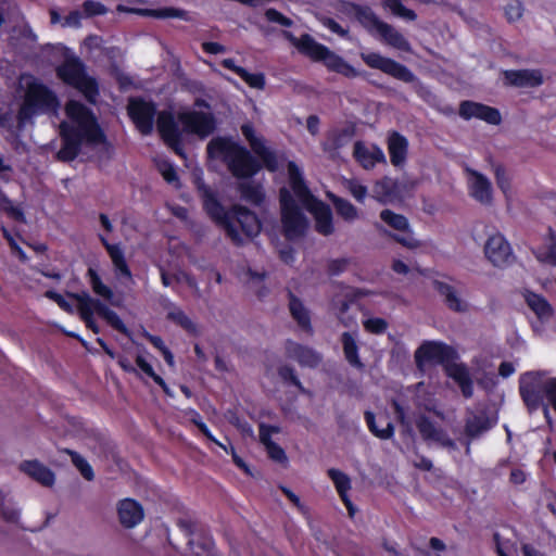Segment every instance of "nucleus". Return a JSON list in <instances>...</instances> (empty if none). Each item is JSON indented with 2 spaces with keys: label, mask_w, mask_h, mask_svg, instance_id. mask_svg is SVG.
<instances>
[{
  "label": "nucleus",
  "mask_w": 556,
  "mask_h": 556,
  "mask_svg": "<svg viewBox=\"0 0 556 556\" xmlns=\"http://www.w3.org/2000/svg\"><path fill=\"white\" fill-rule=\"evenodd\" d=\"M545 383L540 372H527L520 377L519 390L522 400L531 409L539 407L542 401V391L545 392Z\"/></svg>",
  "instance_id": "obj_13"
},
{
  "label": "nucleus",
  "mask_w": 556,
  "mask_h": 556,
  "mask_svg": "<svg viewBox=\"0 0 556 556\" xmlns=\"http://www.w3.org/2000/svg\"><path fill=\"white\" fill-rule=\"evenodd\" d=\"M178 121L187 132L194 134L201 138L211 135L215 128V122L210 112H184L178 115Z\"/></svg>",
  "instance_id": "obj_12"
},
{
  "label": "nucleus",
  "mask_w": 556,
  "mask_h": 556,
  "mask_svg": "<svg viewBox=\"0 0 556 556\" xmlns=\"http://www.w3.org/2000/svg\"><path fill=\"white\" fill-rule=\"evenodd\" d=\"M433 286L450 309L458 313L468 311V303L462 298L455 287L443 281H434Z\"/></svg>",
  "instance_id": "obj_25"
},
{
  "label": "nucleus",
  "mask_w": 556,
  "mask_h": 556,
  "mask_svg": "<svg viewBox=\"0 0 556 556\" xmlns=\"http://www.w3.org/2000/svg\"><path fill=\"white\" fill-rule=\"evenodd\" d=\"M238 75L251 87L263 89L265 86V77L261 73L251 74L247 70H238Z\"/></svg>",
  "instance_id": "obj_53"
},
{
  "label": "nucleus",
  "mask_w": 556,
  "mask_h": 556,
  "mask_svg": "<svg viewBox=\"0 0 556 556\" xmlns=\"http://www.w3.org/2000/svg\"><path fill=\"white\" fill-rule=\"evenodd\" d=\"M364 329L372 334H381L388 329V323L380 317H370L363 321Z\"/></svg>",
  "instance_id": "obj_52"
},
{
  "label": "nucleus",
  "mask_w": 556,
  "mask_h": 556,
  "mask_svg": "<svg viewBox=\"0 0 556 556\" xmlns=\"http://www.w3.org/2000/svg\"><path fill=\"white\" fill-rule=\"evenodd\" d=\"M156 126L163 139L172 146L178 154H181L180 149L178 148L179 132L173 115L166 111L160 112L157 115Z\"/></svg>",
  "instance_id": "obj_26"
},
{
  "label": "nucleus",
  "mask_w": 556,
  "mask_h": 556,
  "mask_svg": "<svg viewBox=\"0 0 556 556\" xmlns=\"http://www.w3.org/2000/svg\"><path fill=\"white\" fill-rule=\"evenodd\" d=\"M66 121L60 125L63 146L58 152L60 161H73L83 142L99 144L103 142L102 134L96 117L88 108L78 101L71 100L65 106Z\"/></svg>",
  "instance_id": "obj_1"
},
{
  "label": "nucleus",
  "mask_w": 556,
  "mask_h": 556,
  "mask_svg": "<svg viewBox=\"0 0 556 556\" xmlns=\"http://www.w3.org/2000/svg\"><path fill=\"white\" fill-rule=\"evenodd\" d=\"M329 198L332 201L338 215L344 220L352 223L358 218V210L351 202L332 194L329 195Z\"/></svg>",
  "instance_id": "obj_39"
},
{
  "label": "nucleus",
  "mask_w": 556,
  "mask_h": 556,
  "mask_svg": "<svg viewBox=\"0 0 556 556\" xmlns=\"http://www.w3.org/2000/svg\"><path fill=\"white\" fill-rule=\"evenodd\" d=\"M65 452L71 456L73 465L79 470L81 476L88 481L93 480L94 473L90 464L74 451L65 450Z\"/></svg>",
  "instance_id": "obj_46"
},
{
  "label": "nucleus",
  "mask_w": 556,
  "mask_h": 556,
  "mask_svg": "<svg viewBox=\"0 0 556 556\" xmlns=\"http://www.w3.org/2000/svg\"><path fill=\"white\" fill-rule=\"evenodd\" d=\"M241 198L252 204H261L264 200V192L261 185L253 181H242L238 185Z\"/></svg>",
  "instance_id": "obj_38"
},
{
  "label": "nucleus",
  "mask_w": 556,
  "mask_h": 556,
  "mask_svg": "<svg viewBox=\"0 0 556 556\" xmlns=\"http://www.w3.org/2000/svg\"><path fill=\"white\" fill-rule=\"evenodd\" d=\"M484 254L496 267H505L514 260L509 242L500 232L489 236L484 244Z\"/></svg>",
  "instance_id": "obj_11"
},
{
  "label": "nucleus",
  "mask_w": 556,
  "mask_h": 556,
  "mask_svg": "<svg viewBox=\"0 0 556 556\" xmlns=\"http://www.w3.org/2000/svg\"><path fill=\"white\" fill-rule=\"evenodd\" d=\"M136 13L146 15V16H152L156 18H181L186 20L187 13L184 10L174 9V8H163V9H138L135 10Z\"/></svg>",
  "instance_id": "obj_41"
},
{
  "label": "nucleus",
  "mask_w": 556,
  "mask_h": 556,
  "mask_svg": "<svg viewBox=\"0 0 556 556\" xmlns=\"http://www.w3.org/2000/svg\"><path fill=\"white\" fill-rule=\"evenodd\" d=\"M353 155L365 169H371L377 163H386L383 151L377 146H366L362 141L354 144Z\"/></svg>",
  "instance_id": "obj_21"
},
{
  "label": "nucleus",
  "mask_w": 556,
  "mask_h": 556,
  "mask_svg": "<svg viewBox=\"0 0 556 556\" xmlns=\"http://www.w3.org/2000/svg\"><path fill=\"white\" fill-rule=\"evenodd\" d=\"M468 188L469 194L482 204H491L492 202V185L491 181L477 170H468Z\"/></svg>",
  "instance_id": "obj_20"
},
{
  "label": "nucleus",
  "mask_w": 556,
  "mask_h": 556,
  "mask_svg": "<svg viewBox=\"0 0 556 556\" xmlns=\"http://www.w3.org/2000/svg\"><path fill=\"white\" fill-rule=\"evenodd\" d=\"M287 352L291 358L299 362L302 366L315 367L321 361L319 353L311 348L303 346L294 342L288 343Z\"/></svg>",
  "instance_id": "obj_28"
},
{
  "label": "nucleus",
  "mask_w": 556,
  "mask_h": 556,
  "mask_svg": "<svg viewBox=\"0 0 556 556\" xmlns=\"http://www.w3.org/2000/svg\"><path fill=\"white\" fill-rule=\"evenodd\" d=\"M159 170L167 182L173 184L177 181L176 170L169 163H161L159 165Z\"/></svg>",
  "instance_id": "obj_60"
},
{
  "label": "nucleus",
  "mask_w": 556,
  "mask_h": 556,
  "mask_svg": "<svg viewBox=\"0 0 556 556\" xmlns=\"http://www.w3.org/2000/svg\"><path fill=\"white\" fill-rule=\"evenodd\" d=\"M289 311L293 319L303 330L311 331L309 313L303 303L293 295H290Z\"/></svg>",
  "instance_id": "obj_35"
},
{
  "label": "nucleus",
  "mask_w": 556,
  "mask_h": 556,
  "mask_svg": "<svg viewBox=\"0 0 556 556\" xmlns=\"http://www.w3.org/2000/svg\"><path fill=\"white\" fill-rule=\"evenodd\" d=\"M59 106L55 94L36 79L27 81L24 102L18 111L17 121L23 127L33 116L55 111Z\"/></svg>",
  "instance_id": "obj_7"
},
{
  "label": "nucleus",
  "mask_w": 556,
  "mask_h": 556,
  "mask_svg": "<svg viewBox=\"0 0 556 556\" xmlns=\"http://www.w3.org/2000/svg\"><path fill=\"white\" fill-rule=\"evenodd\" d=\"M403 232V235L394 236V240L408 249H417L420 247L419 241L414 238L409 229Z\"/></svg>",
  "instance_id": "obj_57"
},
{
  "label": "nucleus",
  "mask_w": 556,
  "mask_h": 556,
  "mask_svg": "<svg viewBox=\"0 0 556 556\" xmlns=\"http://www.w3.org/2000/svg\"><path fill=\"white\" fill-rule=\"evenodd\" d=\"M285 37L299 49L300 52L315 61H323L325 65L337 73L346 77H355L357 72L341 56L333 53L326 46L315 41L309 35H303L296 38L291 33L286 31Z\"/></svg>",
  "instance_id": "obj_6"
},
{
  "label": "nucleus",
  "mask_w": 556,
  "mask_h": 556,
  "mask_svg": "<svg viewBox=\"0 0 556 556\" xmlns=\"http://www.w3.org/2000/svg\"><path fill=\"white\" fill-rule=\"evenodd\" d=\"M203 204L207 214L236 244H242L261 231V223L257 216L244 206L233 205L226 211L208 190H204Z\"/></svg>",
  "instance_id": "obj_2"
},
{
  "label": "nucleus",
  "mask_w": 556,
  "mask_h": 556,
  "mask_svg": "<svg viewBox=\"0 0 556 556\" xmlns=\"http://www.w3.org/2000/svg\"><path fill=\"white\" fill-rule=\"evenodd\" d=\"M408 142L399 132H392L388 138V150L392 165L402 166L406 161Z\"/></svg>",
  "instance_id": "obj_29"
},
{
  "label": "nucleus",
  "mask_w": 556,
  "mask_h": 556,
  "mask_svg": "<svg viewBox=\"0 0 556 556\" xmlns=\"http://www.w3.org/2000/svg\"><path fill=\"white\" fill-rule=\"evenodd\" d=\"M361 58L369 67L379 70L396 79L405 83H410L415 79L414 74L406 66L378 52H363Z\"/></svg>",
  "instance_id": "obj_10"
},
{
  "label": "nucleus",
  "mask_w": 556,
  "mask_h": 556,
  "mask_svg": "<svg viewBox=\"0 0 556 556\" xmlns=\"http://www.w3.org/2000/svg\"><path fill=\"white\" fill-rule=\"evenodd\" d=\"M416 427L427 442H433L450 451L457 450L456 443L447 435L446 431L437 427L427 416L419 415L416 419Z\"/></svg>",
  "instance_id": "obj_14"
},
{
  "label": "nucleus",
  "mask_w": 556,
  "mask_h": 556,
  "mask_svg": "<svg viewBox=\"0 0 556 556\" xmlns=\"http://www.w3.org/2000/svg\"><path fill=\"white\" fill-rule=\"evenodd\" d=\"M378 35L386 45L405 52L410 51V43L408 40L392 25L388 23L382 25V28Z\"/></svg>",
  "instance_id": "obj_31"
},
{
  "label": "nucleus",
  "mask_w": 556,
  "mask_h": 556,
  "mask_svg": "<svg viewBox=\"0 0 556 556\" xmlns=\"http://www.w3.org/2000/svg\"><path fill=\"white\" fill-rule=\"evenodd\" d=\"M545 394L547 401L556 412V378L549 379L545 383Z\"/></svg>",
  "instance_id": "obj_63"
},
{
  "label": "nucleus",
  "mask_w": 556,
  "mask_h": 556,
  "mask_svg": "<svg viewBox=\"0 0 556 556\" xmlns=\"http://www.w3.org/2000/svg\"><path fill=\"white\" fill-rule=\"evenodd\" d=\"M343 187L354 197L358 202H364L367 195V188L356 179H344Z\"/></svg>",
  "instance_id": "obj_50"
},
{
  "label": "nucleus",
  "mask_w": 556,
  "mask_h": 556,
  "mask_svg": "<svg viewBox=\"0 0 556 556\" xmlns=\"http://www.w3.org/2000/svg\"><path fill=\"white\" fill-rule=\"evenodd\" d=\"M242 134L249 141L253 152L262 160L264 166L275 172L278 168V160L274 151H271L266 144L263 138L258 137L253 127L250 124H244L241 127Z\"/></svg>",
  "instance_id": "obj_16"
},
{
  "label": "nucleus",
  "mask_w": 556,
  "mask_h": 556,
  "mask_svg": "<svg viewBox=\"0 0 556 556\" xmlns=\"http://www.w3.org/2000/svg\"><path fill=\"white\" fill-rule=\"evenodd\" d=\"M207 153L211 157L224 160L232 175L238 178L251 177L261 168L245 148L225 138L213 139L207 146Z\"/></svg>",
  "instance_id": "obj_3"
},
{
  "label": "nucleus",
  "mask_w": 556,
  "mask_h": 556,
  "mask_svg": "<svg viewBox=\"0 0 556 556\" xmlns=\"http://www.w3.org/2000/svg\"><path fill=\"white\" fill-rule=\"evenodd\" d=\"M213 543L210 539L194 538L188 540V553L190 556H211Z\"/></svg>",
  "instance_id": "obj_42"
},
{
  "label": "nucleus",
  "mask_w": 556,
  "mask_h": 556,
  "mask_svg": "<svg viewBox=\"0 0 556 556\" xmlns=\"http://www.w3.org/2000/svg\"><path fill=\"white\" fill-rule=\"evenodd\" d=\"M505 15L509 22H517L523 15V5L519 0H510L505 5Z\"/></svg>",
  "instance_id": "obj_54"
},
{
  "label": "nucleus",
  "mask_w": 556,
  "mask_h": 556,
  "mask_svg": "<svg viewBox=\"0 0 556 556\" xmlns=\"http://www.w3.org/2000/svg\"><path fill=\"white\" fill-rule=\"evenodd\" d=\"M18 468L43 486H52L55 482L54 472L38 460H24Z\"/></svg>",
  "instance_id": "obj_23"
},
{
  "label": "nucleus",
  "mask_w": 556,
  "mask_h": 556,
  "mask_svg": "<svg viewBox=\"0 0 556 556\" xmlns=\"http://www.w3.org/2000/svg\"><path fill=\"white\" fill-rule=\"evenodd\" d=\"M0 514L5 521L11 523H17L21 516L20 509L8 498L0 503Z\"/></svg>",
  "instance_id": "obj_49"
},
{
  "label": "nucleus",
  "mask_w": 556,
  "mask_h": 556,
  "mask_svg": "<svg viewBox=\"0 0 556 556\" xmlns=\"http://www.w3.org/2000/svg\"><path fill=\"white\" fill-rule=\"evenodd\" d=\"M365 419H366V422L370 429V431L378 438L380 439H390L393 433H394V428H393V425L390 422V421H387L386 422V426L383 428H379L377 426V422H376V419H375V416L372 413L370 412H366L365 413Z\"/></svg>",
  "instance_id": "obj_45"
},
{
  "label": "nucleus",
  "mask_w": 556,
  "mask_h": 556,
  "mask_svg": "<svg viewBox=\"0 0 556 556\" xmlns=\"http://www.w3.org/2000/svg\"><path fill=\"white\" fill-rule=\"evenodd\" d=\"M288 175L289 182L298 197L299 201L313 214L315 218V228L316 230L324 235L329 236L334 231L333 223H332V213L328 205L316 200L306 188L303 178L302 172L298 167V165L293 162H289L288 164Z\"/></svg>",
  "instance_id": "obj_4"
},
{
  "label": "nucleus",
  "mask_w": 556,
  "mask_h": 556,
  "mask_svg": "<svg viewBox=\"0 0 556 556\" xmlns=\"http://www.w3.org/2000/svg\"><path fill=\"white\" fill-rule=\"evenodd\" d=\"M136 364L143 374L152 378L167 394H170L165 381L154 371L151 364L142 355H137Z\"/></svg>",
  "instance_id": "obj_48"
},
{
  "label": "nucleus",
  "mask_w": 556,
  "mask_h": 556,
  "mask_svg": "<svg viewBox=\"0 0 556 556\" xmlns=\"http://www.w3.org/2000/svg\"><path fill=\"white\" fill-rule=\"evenodd\" d=\"M351 135L346 131L342 132V134H333L332 135V142L331 144L329 143H325L324 144V150L325 151H329L331 149H338L340 147H342L349 139H350Z\"/></svg>",
  "instance_id": "obj_59"
},
{
  "label": "nucleus",
  "mask_w": 556,
  "mask_h": 556,
  "mask_svg": "<svg viewBox=\"0 0 556 556\" xmlns=\"http://www.w3.org/2000/svg\"><path fill=\"white\" fill-rule=\"evenodd\" d=\"M167 309V318L184 328L189 332H195L197 326L186 315V313L174 303L168 302L166 305Z\"/></svg>",
  "instance_id": "obj_37"
},
{
  "label": "nucleus",
  "mask_w": 556,
  "mask_h": 556,
  "mask_svg": "<svg viewBox=\"0 0 556 556\" xmlns=\"http://www.w3.org/2000/svg\"><path fill=\"white\" fill-rule=\"evenodd\" d=\"M119 522L125 528H135L144 518V510L140 503L132 498H124L117 504Z\"/></svg>",
  "instance_id": "obj_19"
},
{
  "label": "nucleus",
  "mask_w": 556,
  "mask_h": 556,
  "mask_svg": "<svg viewBox=\"0 0 556 556\" xmlns=\"http://www.w3.org/2000/svg\"><path fill=\"white\" fill-rule=\"evenodd\" d=\"M128 112L137 128L143 135L152 131L156 113L155 105L152 102L134 99L129 102Z\"/></svg>",
  "instance_id": "obj_15"
},
{
  "label": "nucleus",
  "mask_w": 556,
  "mask_h": 556,
  "mask_svg": "<svg viewBox=\"0 0 556 556\" xmlns=\"http://www.w3.org/2000/svg\"><path fill=\"white\" fill-rule=\"evenodd\" d=\"M265 16L269 22L278 23L282 26L290 27L292 26V21L288 18L287 16L282 15L280 12H278L275 9H268L265 12Z\"/></svg>",
  "instance_id": "obj_58"
},
{
  "label": "nucleus",
  "mask_w": 556,
  "mask_h": 556,
  "mask_svg": "<svg viewBox=\"0 0 556 556\" xmlns=\"http://www.w3.org/2000/svg\"><path fill=\"white\" fill-rule=\"evenodd\" d=\"M397 195V182L389 177L377 181L372 188V197L379 202L393 201Z\"/></svg>",
  "instance_id": "obj_32"
},
{
  "label": "nucleus",
  "mask_w": 556,
  "mask_h": 556,
  "mask_svg": "<svg viewBox=\"0 0 556 556\" xmlns=\"http://www.w3.org/2000/svg\"><path fill=\"white\" fill-rule=\"evenodd\" d=\"M355 16L363 27L371 35L378 34L381 30L382 25L386 24V22L381 21L369 8L357 7L355 9Z\"/></svg>",
  "instance_id": "obj_33"
},
{
  "label": "nucleus",
  "mask_w": 556,
  "mask_h": 556,
  "mask_svg": "<svg viewBox=\"0 0 556 556\" xmlns=\"http://www.w3.org/2000/svg\"><path fill=\"white\" fill-rule=\"evenodd\" d=\"M495 179L498 188L505 195H508L510 191V179L506 174V170L502 166H496L494 169Z\"/></svg>",
  "instance_id": "obj_56"
},
{
  "label": "nucleus",
  "mask_w": 556,
  "mask_h": 556,
  "mask_svg": "<svg viewBox=\"0 0 556 556\" xmlns=\"http://www.w3.org/2000/svg\"><path fill=\"white\" fill-rule=\"evenodd\" d=\"M280 204L285 233L289 239L302 236L307 227L305 216L294 204L288 189L280 190Z\"/></svg>",
  "instance_id": "obj_9"
},
{
  "label": "nucleus",
  "mask_w": 556,
  "mask_h": 556,
  "mask_svg": "<svg viewBox=\"0 0 556 556\" xmlns=\"http://www.w3.org/2000/svg\"><path fill=\"white\" fill-rule=\"evenodd\" d=\"M349 304L343 302L339 312V319L344 327H354L356 326L355 316L348 315Z\"/></svg>",
  "instance_id": "obj_61"
},
{
  "label": "nucleus",
  "mask_w": 556,
  "mask_h": 556,
  "mask_svg": "<svg viewBox=\"0 0 556 556\" xmlns=\"http://www.w3.org/2000/svg\"><path fill=\"white\" fill-rule=\"evenodd\" d=\"M535 256L539 262L556 266V239H552L545 251H538Z\"/></svg>",
  "instance_id": "obj_55"
},
{
  "label": "nucleus",
  "mask_w": 556,
  "mask_h": 556,
  "mask_svg": "<svg viewBox=\"0 0 556 556\" xmlns=\"http://www.w3.org/2000/svg\"><path fill=\"white\" fill-rule=\"evenodd\" d=\"M279 432L280 428L277 426L261 424L258 437L261 443L265 446L268 456L279 464H285L288 460L285 451L270 439L271 434Z\"/></svg>",
  "instance_id": "obj_24"
},
{
  "label": "nucleus",
  "mask_w": 556,
  "mask_h": 556,
  "mask_svg": "<svg viewBox=\"0 0 556 556\" xmlns=\"http://www.w3.org/2000/svg\"><path fill=\"white\" fill-rule=\"evenodd\" d=\"M349 265L348 258H337L328 263V270L332 275H339L344 271Z\"/></svg>",
  "instance_id": "obj_62"
},
{
  "label": "nucleus",
  "mask_w": 556,
  "mask_h": 556,
  "mask_svg": "<svg viewBox=\"0 0 556 556\" xmlns=\"http://www.w3.org/2000/svg\"><path fill=\"white\" fill-rule=\"evenodd\" d=\"M383 7L389 9L395 16L406 21H415L417 18L416 13L404 7L399 0H384Z\"/></svg>",
  "instance_id": "obj_47"
},
{
  "label": "nucleus",
  "mask_w": 556,
  "mask_h": 556,
  "mask_svg": "<svg viewBox=\"0 0 556 556\" xmlns=\"http://www.w3.org/2000/svg\"><path fill=\"white\" fill-rule=\"evenodd\" d=\"M380 218L391 228L399 231H406L409 229V224L406 217L396 214L390 210H383L380 213Z\"/></svg>",
  "instance_id": "obj_43"
},
{
  "label": "nucleus",
  "mask_w": 556,
  "mask_h": 556,
  "mask_svg": "<svg viewBox=\"0 0 556 556\" xmlns=\"http://www.w3.org/2000/svg\"><path fill=\"white\" fill-rule=\"evenodd\" d=\"M454 350L450 346L438 342H426L415 353V358L418 366L424 363H448L454 357Z\"/></svg>",
  "instance_id": "obj_17"
},
{
  "label": "nucleus",
  "mask_w": 556,
  "mask_h": 556,
  "mask_svg": "<svg viewBox=\"0 0 556 556\" xmlns=\"http://www.w3.org/2000/svg\"><path fill=\"white\" fill-rule=\"evenodd\" d=\"M446 375L452 378L460 388L465 397L472 396L473 387L468 368L460 363H447L445 365Z\"/></svg>",
  "instance_id": "obj_27"
},
{
  "label": "nucleus",
  "mask_w": 556,
  "mask_h": 556,
  "mask_svg": "<svg viewBox=\"0 0 556 556\" xmlns=\"http://www.w3.org/2000/svg\"><path fill=\"white\" fill-rule=\"evenodd\" d=\"M3 208L14 219L20 222L25 220L22 210L20 207L14 206L9 200H5Z\"/></svg>",
  "instance_id": "obj_64"
},
{
  "label": "nucleus",
  "mask_w": 556,
  "mask_h": 556,
  "mask_svg": "<svg viewBox=\"0 0 556 556\" xmlns=\"http://www.w3.org/2000/svg\"><path fill=\"white\" fill-rule=\"evenodd\" d=\"M59 77L66 84L78 89L90 101L94 102L98 87L93 78L87 76L83 64L77 60H67L58 68Z\"/></svg>",
  "instance_id": "obj_8"
},
{
  "label": "nucleus",
  "mask_w": 556,
  "mask_h": 556,
  "mask_svg": "<svg viewBox=\"0 0 556 556\" xmlns=\"http://www.w3.org/2000/svg\"><path fill=\"white\" fill-rule=\"evenodd\" d=\"M459 115L464 119L479 118L491 125H498L502 122L497 109L473 101H464L459 105Z\"/></svg>",
  "instance_id": "obj_18"
},
{
  "label": "nucleus",
  "mask_w": 556,
  "mask_h": 556,
  "mask_svg": "<svg viewBox=\"0 0 556 556\" xmlns=\"http://www.w3.org/2000/svg\"><path fill=\"white\" fill-rule=\"evenodd\" d=\"M328 476L332 480L340 497L346 496L348 491L351 489L350 478L343 471L334 468L328 470Z\"/></svg>",
  "instance_id": "obj_44"
},
{
  "label": "nucleus",
  "mask_w": 556,
  "mask_h": 556,
  "mask_svg": "<svg viewBox=\"0 0 556 556\" xmlns=\"http://www.w3.org/2000/svg\"><path fill=\"white\" fill-rule=\"evenodd\" d=\"M88 274L90 277V285L92 291L97 295L101 296L103 300L108 301L110 304L118 305V302L115 300L112 289L102 282L98 274L93 269H89Z\"/></svg>",
  "instance_id": "obj_40"
},
{
  "label": "nucleus",
  "mask_w": 556,
  "mask_h": 556,
  "mask_svg": "<svg viewBox=\"0 0 556 556\" xmlns=\"http://www.w3.org/2000/svg\"><path fill=\"white\" fill-rule=\"evenodd\" d=\"M488 429V424L483 417L473 416L468 418L466 422V434L468 437L475 438L479 435L481 432Z\"/></svg>",
  "instance_id": "obj_51"
},
{
  "label": "nucleus",
  "mask_w": 556,
  "mask_h": 556,
  "mask_svg": "<svg viewBox=\"0 0 556 556\" xmlns=\"http://www.w3.org/2000/svg\"><path fill=\"white\" fill-rule=\"evenodd\" d=\"M525 300L529 308L539 318H548L552 315V307L542 295L527 291L525 293Z\"/></svg>",
  "instance_id": "obj_36"
},
{
  "label": "nucleus",
  "mask_w": 556,
  "mask_h": 556,
  "mask_svg": "<svg viewBox=\"0 0 556 556\" xmlns=\"http://www.w3.org/2000/svg\"><path fill=\"white\" fill-rule=\"evenodd\" d=\"M100 239L111 257V261L117 275L123 276L128 280H131L132 276L125 261L124 252L122 251L121 247L118 244L109 243L104 237H101Z\"/></svg>",
  "instance_id": "obj_30"
},
{
  "label": "nucleus",
  "mask_w": 556,
  "mask_h": 556,
  "mask_svg": "<svg viewBox=\"0 0 556 556\" xmlns=\"http://www.w3.org/2000/svg\"><path fill=\"white\" fill-rule=\"evenodd\" d=\"M341 342L343 352L346 361L356 368H362L363 363L358 357V346L356 342V336L351 332H343L341 336Z\"/></svg>",
  "instance_id": "obj_34"
},
{
  "label": "nucleus",
  "mask_w": 556,
  "mask_h": 556,
  "mask_svg": "<svg viewBox=\"0 0 556 556\" xmlns=\"http://www.w3.org/2000/svg\"><path fill=\"white\" fill-rule=\"evenodd\" d=\"M68 298L76 302L77 312L86 324L87 328L94 333L99 332V327L93 318L94 314L102 317L109 325L122 333L129 334V331L118 315L110 309L105 303L99 299L92 298L88 292L68 293Z\"/></svg>",
  "instance_id": "obj_5"
},
{
  "label": "nucleus",
  "mask_w": 556,
  "mask_h": 556,
  "mask_svg": "<svg viewBox=\"0 0 556 556\" xmlns=\"http://www.w3.org/2000/svg\"><path fill=\"white\" fill-rule=\"evenodd\" d=\"M505 81L518 88H533L541 86L544 81L539 70H518L504 72Z\"/></svg>",
  "instance_id": "obj_22"
}]
</instances>
